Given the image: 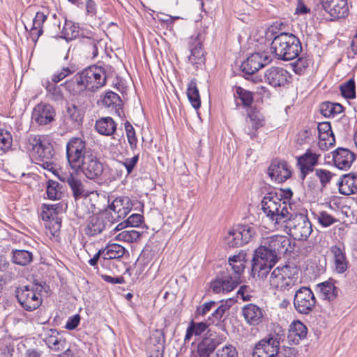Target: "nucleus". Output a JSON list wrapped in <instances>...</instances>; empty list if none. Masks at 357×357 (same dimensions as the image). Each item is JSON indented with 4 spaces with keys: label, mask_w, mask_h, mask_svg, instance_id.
<instances>
[{
    "label": "nucleus",
    "mask_w": 357,
    "mask_h": 357,
    "mask_svg": "<svg viewBox=\"0 0 357 357\" xmlns=\"http://www.w3.org/2000/svg\"><path fill=\"white\" fill-rule=\"evenodd\" d=\"M66 159L68 165L75 172L82 173L86 178L98 181L106 178L105 172L108 170L111 176L109 181L119 179L122 170L110 168L105 165L98 153L91 148L81 137H72L66 144Z\"/></svg>",
    "instance_id": "1"
},
{
    "label": "nucleus",
    "mask_w": 357,
    "mask_h": 357,
    "mask_svg": "<svg viewBox=\"0 0 357 357\" xmlns=\"http://www.w3.org/2000/svg\"><path fill=\"white\" fill-rule=\"evenodd\" d=\"M266 37L271 40V52L275 58L282 61H291L301 53L303 47L300 39L294 33L285 31H275L268 28Z\"/></svg>",
    "instance_id": "2"
},
{
    "label": "nucleus",
    "mask_w": 357,
    "mask_h": 357,
    "mask_svg": "<svg viewBox=\"0 0 357 357\" xmlns=\"http://www.w3.org/2000/svg\"><path fill=\"white\" fill-rule=\"evenodd\" d=\"M26 149L35 160L41 162L43 169L54 171L55 151L53 145L45 141L43 136L30 135L26 142Z\"/></svg>",
    "instance_id": "3"
},
{
    "label": "nucleus",
    "mask_w": 357,
    "mask_h": 357,
    "mask_svg": "<svg viewBox=\"0 0 357 357\" xmlns=\"http://www.w3.org/2000/svg\"><path fill=\"white\" fill-rule=\"evenodd\" d=\"M349 14L347 0H326L312 6V17L318 22H333L345 18Z\"/></svg>",
    "instance_id": "4"
},
{
    "label": "nucleus",
    "mask_w": 357,
    "mask_h": 357,
    "mask_svg": "<svg viewBox=\"0 0 357 357\" xmlns=\"http://www.w3.org/2000/svg\"><path fill=\"white\" fill-rule=\"evenodd\" d=\"M287 234L296 241H306L312 232V225L307 215V211H294L284 225Z\"/></svg>",
    "instance_id": "5"
},
{
    "label": "nucleus",
    "mask_w": 357,
    "mask_h": 357,
    "mask_svg": "<svg viewBox=\"0 0 357 357\" xmlns=\"http://www.w3.org/2000/svg\"><path fill=\"white\" fill-rule=\"evenodd\" d=\"M223 341L222 335L208 330L197 344L193 346L192 353L195 357H214L215 349Z\"/></svg>",
    "instance_id": "6"
},
{
    "label": "nucleus",
    "mask_w": 357,
    "mask_h": 357,
    "mask_svg": "<svg viewBox=\"0 0 357 357\" xmlns=\"http://www.w3.org/2000/svg\"><path fill=\"white\" fill-rule=\"evenodd\" d=\"M114 223V217L109 211H105L96 215H92L88 220L84 229V234L89 237L96 236L104 230L109 229Z\"/></svg>",
    "instance_id": "7"
},
{
    "label": "nucleus",
    "mask_w": 357,
    "mask_h": 357,
    "mask_svg": "<svg viewBox=\"0 0 357 357\" xmlns=\"http://www.w3.org/2000/svg\"><path fill=\"white\" fill-rule=\"evenodd\" d=\"M297 277L291 273L289 266L277 267L271 273L270 284L280 291H289L296 284Z\"/></svg>",
    "instance_id": "8"
},
{
    "label": "nucleus",
    "mask_w": 357,
    "mask_h": 357,
    "mask_svg": "<svg viewBox=\"0 0 357 357\" xmlns=\"http://www.w3.org/2000/svg\"><path fill=\"white\" fill-rule=\"evenodd\" d=\"M15 296L22 307L29 312L36 310L42 304L41 295L33 287H19L15 290Z\"/></svg>",
    "instance_id": "9"
},
{
    "label": "nucleus",
    "mask_w": 357,
    "mask_h": 357,
    "mask_svg": "<svg viewBox=\"0 0 357 357\" xmlns=\"http://www.w3.org/2000/svg\"><path fill=\"white\" fill-rule=\"evenodd\" d=\"M81 74L87 91L95 92L106 84V72L100 66H91L84 69Z\"/></svg>",
    "instance_id": "10"
},
{
    "label": "nucleus",
    "mask_w": 357,
    "mask_h": 357,
    "mask_svg": "<svg viewBox=\"0 0 357 357\" xmlns=\"http://www.w3.org/2000/svg\"><path fill=\"white\" fill-rule=\"evenodd\" d=\"M294 305L296 311L301 314H308L311 312L316 304V298L309 287H301L294 289Z\"/></svg>",
    "instance_id": "11"
},
{
    "label": "nucleus",
    "mask_w": 357,
    "mask_h": 357,
    "mask_svg": "<svg viewBox=\"0 0 357 357\" xmlns=\"http://www.w3.org/2000/svg\"><path fill=\"white\" fill-rule=\"evenodd\" d=\"M241 281H237L232 277L229 271H219L210 282V288L215 294L229 293L236 289Z\"/></svg>",
    "instance_id": "12"
},
{
    "label": "nucleus",
    "mask_w": 357,
    "mask_h": 357,
    "mask_svg": "<svg viewBox=\"0 0 357 357\" xmlns=\"http://www.w3.org/2000/svg\"><path fill=\"white\" fill-rule=\"evenodd\" d=\"M264 240L271 249L273 255H276L277 259L279 260L286 253L292 252L295 246L294 243H293V246H291L292 241L284 235H272L264 238Z\"/></svg>",
    "instance_id": "13"
},
{
    "label": "nucleus",
    "mask_w": 357,
    "mask_h": 357,
    "mask_svg": "<svg viewBox=\"0 0 357 357\" xmlns=\"http://www.w3.org/2000/svg\"><path fill=\"white\" fill-rule=\"evenodd\" d=\"M218 307L208 317L207 321L211 325H215L222 331L226 330L228 312L234 300L232 298L226 301H220Z\"/></svg>",
    "instance_id": "14"
},
{
    "label": "nucleus",
    "mask_w": 357,
    "mask_h": 357,
    "mask_svg": "<svg viewBox=\"0 0 357 357\" xmlns=\"http://www.w3.org/2000/svg\"><path fill=\"white\" fill-rule=\"evenodd\" d=\"M265 81L273 87H285L291 82V75L281 67H271L264 73Z\"/></svg>",
    "instance_id": "15"
},
{
    "label": "nucleus",
    "mask_w": 357,
    "mask_h": 357,
    "mask_svg": "<svg viewBox=\"0 0 357 357\" xmlns=\"http://www.w3.org/2000/svg\"><path fill=\"white\" fill-rule=\"evenodd\" d=\"M272 252L271 249L263 238L260 245L254 251L252 259V266L256 267L259 264H262L261 266H275L279 261V259H277L276 255H274Z\"/></svg>",
    "instance_id": "16"
},
{
    "label": "nucleus",
    "mask_w": 357,
    "mask_h": 357,
    "mask_svg": "<svg viewBox=\"0 0 357 357\" xmlns=\"http://www.w3.org/2000/svg\"><path fill=\"white\" fill-rule=\"evenodd\" d=\"M55 115V110L50 104L40 102L34 107L31 119L38 125L45 126L54 120Z\"/></svg>",
    "instance_id": "17"
},
{
    "label": "nucleus",
    "mask_w": 357,
    "mask_h": 357,
    "mask_svg": "<svg viewBox=\"0 0 357 357\" xmlns=\"http://www.w3.org/2000/svg\"><path fill=\"white\" fill-rule=\"evenodd\" d=\"M267 173L271 180L278 183L284 182L291 176L289 165L285 160H273L268 168Z\"/></svg>",
    "instance_id": "18"
},
{
    "label": "nucleus",
    "mask_w": 357,
    "mask_h": 357,
    "mask_svg": "<svg viewBox=\"0 0 357 357\" xmlns=\"http://www.w3.org/2000/svg\"><path fill=\"white\" fill-rule=\"evenodd\" d=\"M330 252L332 254L334 271L338 274H343L347 271L349 266L345 246L343 244L333 245L330 248Z\"/></svg>",
    "instance_id": "19"
},
{
    "label": "nucleus",
    "mask_w": 357,
    "mask_h": 357,
    "mask_svg": "<svg viewBox=\"0 0 357 357\" xmlns=\"http://www.w3.org/2000/svg\"><path fill=\"white\" fill-rule=\"evenodd\" d=\"M266 63L262 61V55L260 53L255 52L251 54L245 61H244L240 68L243 73V77L246 79H250V77L254 75L259 69L264 67Z\"/></svg>",
    "instance_id": "20"
},
{
    "label": "nucleus",
    "mask_w": 357,
    "mask_h": 357,
    "mask_svg": "<svg viewBox=\"0 0 357 357\" xmlns=\"http://www.w3.org/2000/svg\"><path fill=\"white\" fill-rule=\"evenodd\" d=\"M132 206V202L128 196H120L115 198L109 206V209L113 211L114 222L120 219H123L130 213Z\"/></svg>",
    "instance_id": "21"
},
{
    "label": "nucleus",
    "mask_w": 357,
    "mask_h": 357,
    "mask_svg": "<svg viewBox=\"0 0 357 357\" xmlns=\"http://www.w3.org/2000/svg\"><path fill=\"white\" fill-rule=\"evenodd\" d=\"M332 153L335 166L341 170L349 169L356 159L355 154L346 148L338 147Z\"/></svg>",
    "instance_id": "22"
},
{
    "label": "nucleus",
    "mask_w": 357,
    "mask_h": 357,
    "mask_svg": "<svg viewBox=\"0 0 357 357\" xmlns=\"http://www.w3.org/2000/svg\"><path fill=\"white\" fill-rule=\"evenodd\" d=\"M188 50L190 52L188 60L192 65H202L205 63V51L199 35L189 39Z\"/></svg>",
    "instance_id": "23"
},
{
    "label": "nucleus",
    "mask_w": 357,
    "mask_h": 357,
    "mask_svg": "<svg viewBox=\"0 0 357 357\" xmlns=\"http://www.w3.org/2000/svg\"><path fill=\"white\" fill-rule=\"evenodd\" d=\"M319 139V147L322 150H327L335 144V138L328 121L321 122L317 126Z\"/></svg>",
    "instance_id": "24"
},
{
    "label": "nucleus",
    "mask_w": 357,
    "mask_h": 357,
    "mask_svg": "<svg viewBox=\"0 0 357 357\" xmlns=\"http://www.w3.org/2000/svg\"><path fill=\"white\" fill-rule=\"evenodd\" d=\"M284 202L278 198L276 190H273L266 193L261 201V210L268 218H273L275 215L274 211L279 208L280 204Z\"/></svg>",
    "instance_id": "25"
},
{
    "label": "nucleus",
    "mask_w": 357,
    "mask_h": 357,
    "mask_svg": "<svg viewBox=\"0 0 357 357\" xmlns=\"http://www.w3.org/2000/svg\"><path fill=\"white\" fill-rule=\"evenodd\" d=\"M339 192L343 195H351L357 192V173L349 172L342 175L337 182Z\"/></svg>",
    "instance_id": "26"
},
{
    "label": "nucleus",
    "mask_w": 357,
    "mask_h": 357,
    "mask_svg": "<svg viewBox=\"0 0 357 357\" xmlns=\"http://www.w3.org/2000/svg\"><path fill=\"white\" fill-rule=\"evenodd\" d=\"M61 86H63L65 89L73 96H83L87 91L81 72L66 80Z\"/></svg>",
    "instance_id": "27"
},
{
    "label": "nucleus",
    "mask_w": 357,
    "mask_h": 357,
    "mask_svg": "<svg viewBox=\"0 0 357 357\" xmlns=\"http://www.w3.org/2000/svg\"><path fill=\"white\" fill-rule=\"evenodd\" d=\"M242 315L250 326H258L263 321V310L253 303L247 304L242 308Z\"/></svg>",
    "instance_id": "28"
},
{
    "label": "nucleus",
    "mask_w": 357,
    "mask_h": 357,
    "mask_svg": "<svg viewBox=\"0 0 357 357\" xmlns=\"http://www.w3.org/2000/svg\"><path fill=\"white\" fill-rule=\"evenodd\" d=\"M45 342L50 349L60 351L67 348L66 338L56 329H50L46 333Z\"/></svg>",
    "instance_id": "29"
},
{
    "label": "nucleus",
    "mask_w": 357,
    "mask_h": 357,
    "mask_svg": "<svg viewBox=\"0 0 357 357\" xmlns=\"http://www.w3.org/2000/svg\"><path fill=\"white\" fill-rule=\"evenodd\" d=\"M295 209L292 208L290 203L284 202L280 204L279 208L274 211L275 214L273 218H268V220L274 224L275 227H282L287 222L288 220L292 217V213Z\"/></svg>",
    "instance_id": "30"
},
{
    "label": "nucleus",
    "mask_w": 357,
    "mask_h": 357,
    "mask_svg": "<svg viewBox=\"0 0 357 357\" xmlns=\"http://www.w3.org/2000/svg\"><path fill=\"white\" fill-rule=\"evenodd\" d=\"M307 334V328L306 326L302 321L296 320L289 326L287 339L290 343L296 345L306 337Z\"/></svg>",
    "instance_id": "31"
},
{
    "label": "nucleus",
    "mask_w": 357,
    "mask_h": 357,
    "mask_svg": "<svg viewBox=\"0 0 357 357\" xmlns=\"http://www.w3.org/2000/svg\"><path fill=\"white\" fill-rule=\"evenodd\" d=\"M320 154H317L307 149L305 153L297 157L296 167H301L308 169V171L314 172L316 165L319 164Z\"/></svg>",
    "instance_id": "32"
},
{
    "label": "nucleus",
    "mask_w": 357,
    "mask_h": 357,
    "mask_svg": "<svg viewBox=\"0 0 357 357\" xmlns=\"http://www.w3.org/2000/svg\"><path fill=\"white\" fill-rule=\"evenodd\" d=\"M246 112L247 117L251 122L252 130H253V132H250L248 134L250 135V137L253 139L254 137H257L256 132L257 130L264 126V116L256 106L252 107L249 109H246Z\"/></svg>",
    "instance_id": "33"
},
{
    "label": "nucleus",
    "mask_w": 357,
    "mask_h": 357,
    "mask_svg": "<svg viewBox=\"0 0 357 357\" xmlns=\"http://www.w3.org/2000/svg\"><path fill=\"white\" fill-rule=\"evenodd\" d=\"M335 280L329 278L328 280L321 282L317 285L324 299L328 301H333L338 296L339 288L335 284Z\"/></svg>",
    "instance_id": "34"
},
{
    "label": "nucleus",
    "mask_w": 357,
    "mask_h": 357,
    "mask_svg": "<svg viewBox=\"0 0 357 357\" xmlns=\"http://www.w3.org/2000/svg\"><path fill=\"white\" fill-rule=\"evenodd\" d=\"M165 350V339L162 333L156 332L150 337V346L148 357H163Z\"/></svg>",
    "instance_id": "35"
},
{
    "label": "nucleus",
    "mask_w": 357,
    "mask_h": 357,
    "mask_svg": "<svg viewBox=\"0 0 357 357\" xmlns=\"http://www.w3.org/2000/svg\"><path fill=\"white\" fill-rule=\"evenodd\" d=\"M101 102L104 107L114 110L115 113L120 116L122 111V100L118 93L112 91H106Z\"/></svg>",
    "instance_id": "36"
},
{
    "label": "nucleus",
    "mask_w": 357,
    "mask_h": 357,
    "mask_svg": "<svg viewBox=\"0 0 357 357\" xmlns=\"http://www.w3.org/2000/svg\"><path fill=\"white\" fill-rule=\"evenodd\" d=\"M66 182L72 191L75 200H79L84 198L89 191L85 188L82 181L72 174L67 177Z\"/></svg>",
    "instance_id": "37"
},
{
    "label": "nucleus",
    "mask_w": 357,
    "mask_h": 357,
    "mask_svg": "<svg viewBox=\"0 0 357 357\" xmlns=\"http://www.w3.org/2000/svg\"><path fill=\"white\" fill-rule=\"evenodd\" d=\"M116 126L113 119L107 116L98 119L95 124V128L102 135L111 136L116 132Z\"/></svg>",
    "instance_id": "38"
},
{
    "label": "nucleus",
    "mask_w": 357,
    "mask_h": 357,
    "mask_svg": "<svg viewBox=\"0 0 357 357\" xmlns=\"http://www.w3.org/2000/svg\"><path fill=\"white\" fill-rule=\"evenodd\" d=\"M280 344V337L278 335H272L271 333L268 337H265L259 340L256 344L262 349L265 353L271 354V353L278 352L279 346ZM278 354L275 356L277 357Z\"/></svg>",
    "instance_id": "39"
},
{
    "label": "nucleus",
    "mask_w": 357,
    "mask_h": 357,
    "mask_svg": "<svg viewBox=\"0 0 357 357\" xmlns=\"http://www.w3.org/2000/svg\"><path fill=\"white\" fill-rule=\"evenodd\" d=\"M47 16L43 12H37L33 19L32 26L30 29V37L33 43H36L43 33V25L47 20Z\"/></svg>",
    "instance_id": "40"
},
{
    "label": "nucleus",
    "mask_w": 357,
    "mask_h": 357,
    "mask_svg": "<svg viewBox=\"0 0 357 357\" xmlns=\"http://www.w3.org/2000/svg\"><path fill=\"white\" fill-rule=\"evenodd\" d=\"M321 114L326 118H333L344 111V107L337 102L325 101L320 104Z\"/></svg>",
    "instance_id": "41"
},
{
    "label": "nucleus",
    "mask_w": 357,
    "mask_h": 357,
    "mask_svg": "<svg viewBox=\"0 0 357 357\" xmlns=\"http://www.w3.org/2000/svg\"><path fill=\"white\" fill-rule=\"evenodd\" d=\"M41 218L43 220L48 221L56 218V215L63 210V204L57 203L55 204H43L42 205Z\"/></svg>",
    "instance_id": "42"
},
{
    "label": "nucleus",
    "mask_w": 357,
    "mask_h": 357,
    "mask_svg": "<svg viewBox=\"0 0 357 357\" xmlns=\"http://www.w3.org/2000/svg\"><path fill=\"white\" fill-rule=\"evenodd\" d=\"M210 325L211 324H209L208 321H207V319L204 322H195L193 320H192L190 322L188 327L187 328L185 341L189 340L192 335L199 336L202 335L204 332H207V329Z\"/></svg>",
    "instance_id": "43"
},
{
    "label": "nucleus",
    "mask_w": 357,
    "mask_h": 357,
    "mask_svg": "<svg viewBox=\"0 0 357 357\" xmlns=\"http://www.w3.org/2000/svg\"><path fill=\"white\" fill-rule=\"evenodd\" d=\"M186 93L192 107L195 109H199L201 107V98L195 79L190 80L188 83Z\"/></svg>",
    "instance_id": "44"
},
{
    "label": "nucleus",
    "mask_w": 357,
    "mask_h": 357,
    "mask_svg": "<svg viewBox=\"0 0 357 357\" xmlns=\"http://www.w3.org/2000/svg\"><path fill=\"white\" fill-rule=\"evenodd\" d=\"M235 229L237 232H239L240 238L244 245L252 241L257 235L256 228L250 225H237Z\"/></svg>",
    "instance_id": "45"
},
{
    "label": "nucleus",
    "mask_w": 357,
    "mask_h": 357,
    "mask_svg": "<svg viewBox=\"0 0 357 357\" xmlns=\"http://www.w3.org/2000/svg\"><path fill=\"white\" fill-rule=\"evenodd\" d=\"M33 261L31 252L25 250H15L12 252V261L20 266H26Z\"/></svg>",
    "instance_id": "46"
},
{
    "label": "nucleus",
    "mask_w": 357,
    "mask_h": 357,
    "mask_svg": "<svg viewBox=\"0 0 357 357\" xmlns=\"http://www.w3.org/2000/svg\"><path fill=\"white\" fill-rule=\"evenodd\" d=\"M61 34L62 38L66 41L73 40L79 36V26L77 24L66 19Z\"/></svg>",
    "instance_id": "47"
},
{
    "label": "nucleus",
    "mask_w": 357,
    "mask_h": 357,
    "mask_svg": "<svg viewBox=\"0 0 357 357\" xmlns=\"http://www.w3.org/2000/svg\"><path fill=\"white\" fill-rule=\"evenodd\" d=\"M104 250L105 259H106V261L120 259L124 255L126 252L125 248L117 243L107 245L105 248H104Z\"/></svg>",
    "instance_id": "48"
},
{
    "label": "nucleus",
    "mask_w": 357,
    "mask_h": 357,
    "mask_svg": "<svg viewBox=\"0 0 357 357\" xmlns=\"http://www.w3.org/2000/svg\"><path fill=\"white\" fill-rule=\"evenodd\" d=\"M339 89L342 96L345 99H354L356 97V82L354 77L341 84Z\"/></svg>",
    "instance_id": "49"
},
{
    "label": "nucleus",
    "mask_w": 357,
    "mask_h": 357,
    "mask_svg": "<svg viewBox=\"0 0 357 357\" xmlns=\"http://www.w3.org/2000/svg\"><path fill=\"white\" fill-rule=\"evenodd\" d=\"M56 83L53 82L52 80H46L43 83L47 96L50 98L54 101H59L63 99V94L60 86L56 84Z\"/></svg>",
    "instance_id": "50"
},
{
    "label": "nucleus",
    "mask_w": 357,
    "mask_h": 357,
    "mask_svg": "<svg viewBox=\"0 0 357 357\" xmlns=\"http://www.w3.org/2000/svg\"><path fill=\"white\" fill-rule=\"evenodd\" d=\"M46 188L47 195L50 199L59 200L62 197V185L59 182L49 180L47 182Z\"/></svg>",
    "instance_id": "51"
},
{
    "label": "nucleus",
    "mask_w": 357,
    "mask_h": 357,
    "mask_svg": "<svg viewBox=\"0 0 357 357\" xmlns=\"http://www.w3.org/2000/svg\"><path fill=\"white\" fill-rule=\"evenodd\" d=\"M236 93L244 108L249 109L254 102V93L242 86H236Z\"/></svg>",
    "instance_id": "52"
},
{
    "label": "nucleus",
    "mask_w": 357,
    "mask_h": 357,
    "mask_svg": "<svg viewBox=\"0 0 357 357\" xmlns=\"http://www.w3.org/2000/svg\"><path fill=\"white\" fill-rule=\"evenodd\" d=\"M296 59H297L291 64L292 69L296 75H303L309 67L310 63L312 62V59L306 54L302 55L300 57L298 56Z\"/></svg>",
    "instance_id": "53"
},
{
    "label": "nucleus",
    "mask_w": 357,
    "mask_h": 357,
    "mask_svg": "<svg viewBox=\"0 0 357 357\" xmlns=\"http://www.w3.org/2000/svg\"><path fill=\"white\" fill-rule=\"evenodd\" d=\"M224 243L229 248H239L244 245L240 238L239 232L236 231L235 227L228 231L227 236L224 238Z\"/></svg>",
    "instance_id": "54"
},
{
    "label": "nucleus",
    "mask_w": 357,
    "mask_h": 357,
    "mask_svg": "<svg viewBox=\"0 0 357 357\" xmlns=\"http://www.w3.org/2000/svg\"><path fill=\"white\" fill-rule=\"evenodd\" d=\"M314 174L319 180L321 189H324L331 181L333 176L336 174L328 169L322 168H317Z\"/></svg>",
    "instance_id": "55"
},
{
    "label": "nucleus",
    "mask_w": 357,
    "mask_h": 357,
    "mask_svg": "<svg viewBox=\"0 0 357 357\" xmlns=\"http://www.w3.org/2000/svg\"><path fill=\"white\" fill-rule=\"evenodd\" d=\"M86 42L82 43L84 46L86 52L89 56L96 58L98 54V45L100 43V40L98 38H87Z\"/></svg>",
    "instance_id": "56"
},
{
    "label": "nucleus",
    "mask_w": 357,
    "mask_h": 357,
    "mask_svg": "<svg viewBox=\"0 0 357 357\" xmlns=\"http://www.w3.org/2000/svg\"><path fill=\"white\" fill-rule=\"evenodd\" d=\"M143 221V216L140 214L134 213L132 214L128 218L119 223L115 228L116 230H121L122 229L131 227H139Z\"/></svg>",
    "instance_id": "57"
},
{
    "label": "nucleus",
    "mask_w": 357,
    "mask_h": 357,
    "mask_svg": "<svg viewBox=\"0 0 357 357\" xmlns=\"http://www.w3.org/2000/svg\"><path fill=\"white\" fill-rule=\"evenodd\" d=\"M76 207L74 211L75 215L79 219H84L87 215L94 212L88 206L84 199L82 198L79 200H75Z\"/></svg>",
    "instance_id": "58"
},
{
    "label": "nucleus",
    "mask_w": 357,
    "mask_h": 357,
    "mask_svg": "<svg viewBox=\"0 0 357 357\" xmlns=\"http://www.w3.org/2000/svg\"><path fill=\"white\" fill-rule=\"evenodd\" d=\"M77 70L75 65L69 64L68 66L63 67L59 71L52 75L51 79L54 83H58L73 74Z\"/></svg>",
    "instance_id": "59"
},
{
    "label": "nucleus",
    "mask_w": 357,
    "mask_h": 357,
    "mask_svg": "<svg viewBox=\"0 0 357 357\" xmlns=\"http://www.w3.org/2000/svg\"><path fill=\"white\" fill-rule=\"evenodd\" d=\"M13 145V136L5 129H0V150L6 152L11 149Z\"/></svg>",
    "instance_id": "60"
},
{
    "label": "nucleus",
    "mask_w": 357,
    "mask_h": 357,
    "mask_svg": "<svg viewBox=\"0 0 357 357\" xmlns=\"http://www.w3.org/2000/svg\"><path fill=\"white\" fill-rule=\"evenodd\" d=\"M140 237V232L135 229L125 230L117 235V238L119 241L128 243L137 242L139 240Z\"/></svg>",
    "instance_id": "61"
},
{
    "label": "nucleus",
    "mask_w": 357,
    "mask_h": 357,
    "mask_svg": "<svg viewBox=\"0 0 357 357\" xmlns=\"http://www.w3.org/2000/svg\"><path fill=\"white\" fill-rule=\"evenodd\" d=\"M245 268V263L243 264H232L227 265L224 271H229V273L232 277H235L237 281H241V277L244 272Z\"/></svg>",
    "instance_id": "62"
},
{
    "label": "nucleus",
    "mask_w": 357,
    "mask_h": 357,
    "mask_svg": "<svg viewBox=\"0 0 357 357\" xmlns=\"http://www.w3.org/2000/svg\"><path fill=\"white\" fill-rule=\"evenodd\" d=\"M214 357H238V351L235 347L227 344L218 349Z\"/></svg>",
    "instance_id": "63"
},
{
    "label": "nucleus",
    "mask_w": 357,
    "mask_h": 357,
    "mask_svg": "<svg viewBox=\"0 0 357 357\" xmlns=\"http://www.w3.org/2000/svg\"><path fill=\"white\" fill-rule=\"evenodd\" d=\"M318 222L323 227H328L337 222V220L326 211H320L317 215Z\"/></svg>",
    "instance_id": "64"
}]
</instances>
